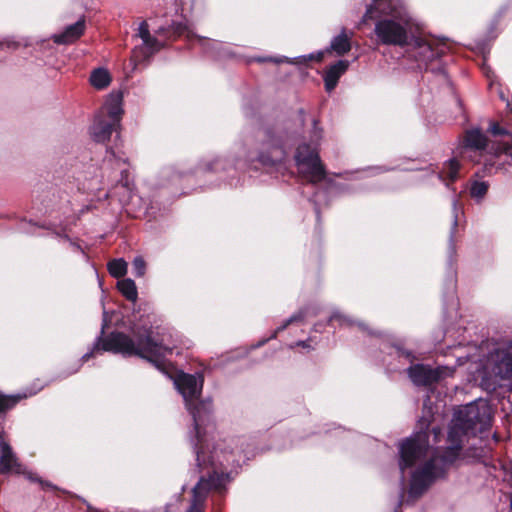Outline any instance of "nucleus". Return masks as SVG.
<instances>
[{
	"mask_svg": "<svg viewBox=\"0 0 512 512\" xmlns=\"http://www.w3.org/2000/svg\"><path fill=\"white\" fill-rule=\"evenodd\" d=\"M491 147L492 145L489 144L486 135L480 129L473 128L465 133L461 146V155L472 162L479 163L484 155H493Z\"/></svg>",
	"mask_w": 512,
	"mask_h": 512,
	"instance_id": "9d476101",
	"label": "nucleus"
},
{
	"mask_svg": "<svg viewBox=\"0 0 512 512\" xmlns=\"http://www.w3.org/2000/svg\"><path fill=\"white\" fill-rule=\"evenodd\" d=\"M462 358H463L462 356H458L457 357V360L459 361V365H463L464 364V362L462 361Z\"/></svg>",
	"mask_w": 512,
	"mask_h": 512,
	"instance_id": "ea45409f",
	"label": "nucleus"
},
{
	"mask_svg": "<svg viewBox=\"0 0 512 512\" xmlns=\"http://www.w3.org/2000/svg\"><path fill=\"white\" fill-rule=\"evenodd\" d=\"M119 127L120 124L107 119L103 113H98L90 127V134L94 141L98 143H105L110 139L111 134L114 131H117Z\"/></svg>",
	"mask_w": 512,
	"mask_h": 512,
	"instance_id": "2eb2a0df",
	"label": "nucleus"
},
{
	"mask_svg": "<svg viewBox=\"0 0 512 512\" xmlns=\"http://www.w3.org/2000/svg\"><path fill=\"white\" fill-rule=\"evenodd\" d=\"M452 208H453V222H452V229L450 233V240H453L455 229L458 225V201L456 198L452 201Z\"/></svg>",
	"mask_w": 512,
	"mask_h": 512,
	"instance_id": "473e14b6",
	"label": "nucleus"
},
{
	"mask_svg": "<svg viewBox=\"0 0 512 512\" xmlns=\"http://www.w3.org/2000/svg\"><path fill=\"white\" fill-rule=\"evenodd\" d=\"M296 346H301L303 348H310V344L308 341H299L296 343Z\"/></svg>",
	"mask_w": 512,
	"mask_h": 512,
	"instance_id": "4c0bfd02",
	"label": "nucleus"
},
{
	"mask_svg": "<svg viewBox=\"0 0 512 512\" xmlns=\"http://www.w3.org/2000/svg\"><path fill=\"white\" fill-rule=\"evenodd\" d=\"M489 473L496 479H502V481L506 482L509 485V490L506 493L509 496L510 508L512 512V466L506 465L502 462H498V464H494L489 470Z\"/></svg>",
	"mask_w": 512,
	"mask_h": 512,
	"instance_id": "6ab92c4d",
	"label": "nucleus"
},
{
	"mask_svg": "<svg viewBox=\"0 0 512 512\" xmlns=\"http://www.w3.org/2000/svg\"><path fill=\"white\" fill-rule=\"evenodd\" d=\"M459 167V162L456 159H450L444 165L443 172L438 174V178L440 180H443V177L445 175V177L451 181L456 180L458 177Z\"/></svg>",
	"mask_w": 512,
	"mask_h": 512,
	"instance_id": "393cba45",
	"label": "nucleus"
},
{
	"mask_svg": "<svg viewBox=\"0 0 512 512\" xmlns=\"http://www.w3.org/2000/svg\"><path fill=\"white\" fill-rule=\"evenodd\" d=\"M352 36H353L352 32H350V34H348L346 29L343 28L340 34H338L337 36L332 38V40L330 42V46L326 50L310 53L307 55H301V56L294 57V58H288V57L282 56V57H275V58H257L256 60L259 62L269 60V61L275 62L277 64L286 62V63L293 64V65H305L310 61L321 62L324 57V54L328 51H333L338 56H343L346 53H348L351 49Z\"/></svg>",
	"mask_w": 512,
	"mask_h": 512,
	"instance_id": "1a4fd4ad",
	"label": "nucleus"
},
{
	"mask_svg": "<svg viewBox=\"0 0 512 512\" xmlns=\"http://www.w3.org/2000/svg\"><path fill=\"white\" fill-rule=\"evenodd\" d=\"M128 264L123 258L113 259L108 262L107 269L114 278H122L127 273Z\"/></svg>",
	"mask_w": 512,
	"mask_h": 512,
	"instance_id": "b1692460",
	"label": "nucleus"
},
{
	"mask_svg": "<svg viewBox=\"0 0 512 512\" xmlns=\"http://www.w3.org/2000/svg\"><path fill=\"white\" fill-rule=\"evenodd\" d=\"M381 349L383 352H386L390 355H395L399 358H403L407 362H412L414 357L410 351L403 349L399 344L390 343L388 341H384L381 345Z\"/></svg>",
	"mask_w": 512,
	"mask_h": 512,
	"instance_id": "5701e85b",
	"label": "nucleus"
},
{
	"mask_svg": "<svg viewBox=\"0 0 512 512\" xmlns=\"http://www.w3.org/2000/svg\"><path fill=\"white\" fill-rule=\"evenodd\" d=\"M488 187L489 185L487 182L475 181L470 188V194L474 199L480 201L486 195Z\"/></svg>",
	"mask_w": 512,
	"mask_h": 512,
	"instance_id": "bb28decb",
	"label": "nucleus"
},
{
	"mask_svg": "<svg viewBox=\"0 0 512 512\" xmlns=\"http://www.w3.org/2000/svg\"><path fill=\"white\" fill-rule=\"evenodd\" d=\"M107 153H108V155H107V160H108V161H111V160H112V158H115V154H114V152H112V151H107Z\"/></svg>",
	"mask_w": 512,
	"mask_h": 512,
	"instance_id": "58836bf2",
	"label": "nucleus"
},
{
	"mask_svg": "<svg viewBox=\"0 0 512 512\" xmlns=\"http://www.w3.org/2000/svg\"><path fill=\"white\" fill-rule=\"evenodd\" d=\"M357 325H358V326L360 327V329H362V330H365V329H366V327H365V326H364V324H362V323H357Z\"/></svg>",
	"mask_w": 512,
	"mask_h": 512,
	"instance_id": "a19ab883",
	"label": "nucleus"
},
{
	"mask_svg": "<svg viewBox=\"0 0 512 512\" xmlns=\"http://www.w3.org/2000/svg\"><path fill=\"white\" fill-rule=\"evenodd\" d=\"M117 287L121 294L129 301L135 302L138 298V291L134 280L125 278L119 280Z\"/></svg>",
	"mask_w": 512,
	"mask_h": 512,
	"instance_id": "4be33fe9",
	"label": "nucleus"
},
{
	"mask_svg": "<svg viewBox=\"0 0 512 512\" xmlns=\"http://www.w3.org/2000/svg\"><path fill=\"white\" fill-rule=\"evenodd\" d=\"M42 389V386H39L36 389H26L23 393H18L16 395H4L0 393V412L11 409L14 407L18 401L21 399L30 397L35 395L38 391Z\"/></svg>",
	"mask_w": 512,
	"mask_h": 512,
	"instance_id": "aec40b11",
	"label": "nucleus"
},
{
	"mask_svg": "<svg viewBox=\"0 0 512 512\" xmlns=\"http://www.w3.org/2000/svg\"><path fill=\"white\" fill-rule=\"evenodd\" d=\"M198 472L201 474L197 484L192 490V500L186 512H204V504L209 491L221 492L229 481L228 474L221 468L227 467L231 462L234 451H219V445L213 446V450H194ZM234 462V459H232Z\"/></svg>",
	"mask_w": 512,
	"mask_h": 512,
	"instance_id": "423d86ee",
	"label": "nucleus"
},
{
	"mask_svg": "<svg viewBox=\"0 0 512 512\" xmlns=\"http://www.w3.org/2000/svg\"><path fill=\"white\" fill-rule=\"evenodd\" d=\"M338 322L340 326H352L356 324L351 318L341 314L338 311H335L329 317V323Z\"/></svg>",
	"mask_w": 512,
	"mask_h": 512,
	"instance_id": "c756f323",
	"label": "nucleus"
},
{
	"mask_svg": "<svg viewBox=\"0 0 512 512\" xmlns=\"http://www.w3.org/2000/svg\"><path fill=\"white\" fill-rule=\"evenodd\" d=\"M471 360V373L482 389L494 392L504 381H512V341H486Z\"/></svg>",
	"mask_w": 512,
	"mask_h": 512,
	"instance_id": "20e7f679",
	"label": "nucleus"
},
{
	"mask_svg": "<svg viewBox=\"0 0 512 512\" xmlns=\"http://www.w3.org/2000/svg\"><path fill=\"white\" fill-rule=\"evenodd\" d=\"M491 150H493V156H499L500 154H505L512 159V144L503 143V144H492Z\"/></svg>",
	"mask_w": 512,
	"mask_h": 512,
	"instance_id": "2f4dec72",
	"label": "nucleus"
},
{
	"mask_svg": "<svg viewBox=\"0 0 512 512\" xmlns=\"http://www.w3.org/2000/svg\"><path fill=\"white\" fill-rule=\"evenodd\" d=\"M204 378L201 373H179L174 385L183 396L185 405L190 412L194 427L191 432V443L194 450H209L213 440L212 402L210 399L199 400Z\"/></svg>",
	"mask_w": 512,
	"mask_h": 512,
	"instance_id": "7ed1b4c3",
	"label": "nucleus"
},
{
	"mask_svg": "<svg viewBox=\"0 0 512 512\" xmlns=\"http://www.w3.org/2000/svg\"><path fill=\"white\" fill-rule=\"evenodd\" d=\"M492 408L487 400L478 399L460 407L455 413L449 428L447 443L444 450L436 449L430 458L428 435L422 429L428 428L430 420L422 418L420 431L407 438L399 445V469L401 485L405 483V470L414 468L408 489V500L415 501L440 477H443L449 465L459 457L463 443L470 437L484 434L491 427Z\"/></svg>",
	"mask_w": 512,
	"mask_h": 512,
	"instance_id": "f257e3e1",
	"label": "nucleus"
},
{
	"mask_svg": "<svg viewBox=\"0 0 512 512\" xmlns=\"http://www.w3.org/2000/svg\"><path fill=\"white\" fill-rule=\"evenodd\" d=\"M432 433L434 435V442H437L439 435H441V433H442L441 429L437 428V427H433Z\"/></svg>",
	"mask_w": 512,
	"mask_h": 512,
	"instance_id": "e433bc0d",
	"label": "nucleus"
},
{
	"mask_svg": "<svg viewBox=\"0 0 512 512\" xmlns=\"http://www.w3.org/2000/svg\"><path fill=\"white\" fill-rule=\"evenodd\" d=\"M0 473L23 474L31 482H38L43 489L54 488V486L37 477L31 471H28L21 463H19L11 446L3 440H0Z\"/></svg>",
	"mask_w": 512,
	"mask_h": 512,
	"instance_id": "9b49d317",
	"label": "nucleus"
},
{
	"mask_svg": "<svg viewBox=\"0 0 512 512\" xmlns=\"http://www.w3.org/2000/svg\"><path fill=\"white\" fill-rule=\"evenodd\" d=\"M137 36L141 38L142 45L133 51V59L135 61L147 60L151 55L160 50L162 45L155 37L151 36L146 21L140 23Z\"/></svg>",
	"mask_w": 512,
	"mask_h": 512,
	"instance_id": "4468645a",
	"label": "nucleus"
},
{
	"mask_svg": "<svg viewBox=\"0 0 512 512\" xmlns=\"http://www.w3.org/2000/svg\"><path fill=\"white\" fill-rule=\"evenodd\" d=\"M204 45H211L213 51H215V57L221 58L225 55H230L224 48V45L218 41L201 40Z\"/></svg>",
	"mask_w": 512,
	"mask_h": 512,
	"instance_id": "7c9ffc66",
	"label": "nucleus"
},
{
	"mask_svg": "<svg viewBox=\"0 0 512 512\" xmlns=\"http://www.w3.org/2000/svg\"><path fill=\"white\" fill-rule=\"evenodd\" d=\"M85 30V20L79 19L76 23L67 26L63 32L53 35L57 44H70L76 41Z\"/></svg>",
	"mask_w": 512,
	"mask_h": 512,
	"instance_id": "a211bd4d",
	"label": "nucleus"
},
{
	"mask_svg": "<svg viewBox=\"0 0 512 512\" xmlns=\"http://www.w3.org/2000/svg\"><path fill=\"white\" fill-rule=\"evenodd\" d=\"M490 131L493 135H509L510 136V133H511L507 129L500 127V125L497 123L491 124Z\"/></svg>",
	"mask_w": 512,
	"mask_h": 512,
	"instance_id": "f704fd0d",
	"label": "nucleus"
},
{
	"mask_svg": "<svg viewBox=\"0 0 512 512\" xmlns=\"http://www.w3.org/2000/svg\"><path fill=\"white\" fill-rule=\"evenodd\" d=\"M106 315L107 312L104 311L100 335L96 338L93 348L82 356L78 361L77 368L73 372L78 371L84 362L94 357L100 351L120 353L124 356H139L153 363L159 370L164 371V357L172 352L170 347L155 342L151 338L149 331H145V335L134 334L135 340L122 332H112L103 339L104 330L107 325Z\"/></svg>",
	"mask_w": 512,
	"mask_h": 512,
	"instance_id": "f03ea898",
	"label": "nucleus"
},
{
	"mask_svg": "<svg viewBox=\"0 0 512 512\" xmlns=\"http://www.w3.org/2000/svg\"><path fill=\"white\" fill-rule=\"evenodd\" d=\"M111 75L105 68L94 69L90 74V84L98 90L107 88L111 83Z\"/></svg>",
	"mask_w": 512,
	"mask_h": 512,
	"instance_id": "412c9836",
	"label": "nucleus"
},
{
	"mask_svg": "<svg viewBox=\"0 0 512 512\" xmlns=\"http://www.w3.org/2000/svg\"><path fill=\"white\" fill-rule=\"evenodd\" d=\"M367 7L362 21L372 19L375 9L389 18L375 24L374 32L378 42L383 45L405 46L414 39L415 23L404 6L402 0H372Z\"/></svg>",
	"mask_w": 512,
	"mask_h": 512,
	"instance_id": "39448f33",
	"label": "nucleus"
},
{
	"mask_svg": "<svg viewBox=\"0 0 512 512\" xmlns=\"http://www.w3.org/2000/svg\"><path fill=\"white\" fill-rule=\"evenodd\" d=\"M454 370L447 366L431 368L423 364H416L408 368L411 381L417 386H428L453 374Z\"/></svg>",
	"mask_w": 512,
	"mask_h": 512,
	"instance_id": "f8f14e48",
	"label": "nucleus"
},
{
	"mask_svg": "<svg viewBox=\"0 0 512 512\" xmlns=\"http://www.w3.org/2000/svg\"><path fill=\"white\" fill-rule=\"evenodd\" d=\"M123 96L120 92H112L108 95L102 109L99 113H103V115L112 121L120 124L121 118L123 115L122 108Z\"/></svg>",
	"mask_w": 512,
	"mask_h": 512,
	"instance_id": "dca6fc26",
	"label": "nucleus"
},
{
	"mask_svg": "<svg viewBox=\"0 0 512 512\" xmlns=\"http://www.w3.org/2000/svg\"><path fill=\"white\" fill-rule=\"evenodd\" d=\"M322 139V129L316 120H313L310 143L299 145L295 154V161L299 173L312 184H317L325 179L326 172L321 163L318 145Z\"/></svg>",
	"mask_w": 512,
	"mask_h": 512,
	"instance_id": "0eeeda50",
	"label": "nucleus"
},
{
	"mask_svg": "<svg viewBox=\"0 0 512 512\" xmlns=\"http://www.w3.org/2000/svg\"><path fill=\"white\" fill-rule=\"evenodd\" d=\"M132 270L136 277H143L146 273V262L142 256H136L132 261Z\"/></svg>",
	"mask_w": 512,
	"mask_h": 512,
	"instance_id": "c85d7f7f",
	"label": "nucleus"
},
{
	"mask_svg": "<svg viewBox=\"0 0 512 512\" xmlns=\"http://www.w3.org/2000/svg\"><path fill=\"white\" fill-rule=\"evenodd\" d=\"M115 165L120 172V179L116 185L109 191L107 196L117 197L119 202L125 206L133 200L135 195L133 194V184L129 179V172L126 166V161L121 158H115Z\"/></svg>",
	"mask_w": 512,
	"mask_h": 512,
	"instance_id": "ddd939ff",
	"label": "nucleus"
},
{
	"mask_svg": "<svg viewBox=\"0 0 512 512\" xmlns=\"http://www.w3.org/2000/svg\"><path fill=\"white\" fill-rule=\"evenodd\" d=\"M417 46L421 50V53L424 54V58L426 60H432L436 56H438V52H435L431 46L430 43L424 41V40H417L416 41Z\"/></svg>",
	"mask_w": 512,
	"mask_h": 512,
	"instance_id": "cd10ccee",
	"label": "nucleus"
},
{
	"mask_svg": "<svg viewBox=\"0 0 512 512\" xmlns=\"http://www.w3.org/2000/svg\"><path fill=\"white\" fill-rule=\"evenodd\" d=\"M309 315V309L303 308L291 315L284 323L283 325L279 326L275 333L273 334V337H275L276 333L286 329L290 324L292 323H299L302 322L307 316Z\"/></svg>",
	"mask_w": 512,
	"mask_h": 512,
	"instance_id": "a878e982",
	"label": "nucleus"
},
{
	"mask_svg": "<svg viewBox=\"0 0 512 512\" xmlns=\"http://www.w3.org/2000/svg\"><path fill=\"white\" fill-rule=\"evenodd\" d=\"M256 140L258 143L256 160L267 169L283 168V160L286 156L285 146L288 140L272 128L260 129L256 134Z\"/></svg>",
	"mask_w": 512,
	"mask_h": 512,
	"instance_id": "6e6552de",
	"label": "nucleus"
},
{
	"mask_svg": "<svg viewBox=\"0 0 512 512\" xmlns=\"http://www.w3.org/2000/svg\"><path fill=\"white\" fill-rule=\"evenodd\" d=\"M510 136H511V138H512V131H511V133H510Z\"/></svg>",
	"mask_w": 512,
	"mask_h": 512,
	"instance_id": "79ce46f5",
	"label": "nucleus"
},
{
	"mask_svg": "<svg viewBox=\"0 0 512 512\" xmlns=\"http://www.w3.org/2000/svg\"><path fill=\"white\" fill-rule=\"evenodd\" d=\"M200 168L205 171L210 170H218L219 168H225L224 164L222 163V160L215 159L213 162H207L205 164H201Z\"/></svg>",
	"mask_w": 512,
	"mask_h": 512,
	"instance_id": "72a5a7b5",
	"label": "nucleus"
},
{
	"mask_svg": "<svg viewBox=\"0 0 512 512\" xmlns=\"http://www.w3.org/2000/svg\"><path fill=\"white\" fill-rule=\"evenodd\" d=\"M349 62L347 60H338L330 65L324 74L325 89L331 92L338 84L340 77L347 71Z\"/></svg>",
	"mask_w": 512,
	"mask_h": 512,
	"instance_id": "f3484780",
	"label": "nucleus"
},
{
	"mask_svg": "<svg viewBox=\"0 0 512 512\" xmlns=\"http://www.w3.org/2000/svg\"><path fill=\"white\" fill-rule=\"evenodd\" d=\"M175 32L178 33V34H182L184 33V31H186L187 29V26L182 24V23H179L175 26Z\"/></svg>",
	"mask_w": 512,
	"mask_h": 512,
	"instance_id": "c9c22d12",
	"label": "nucleus"
}]
</instances>
